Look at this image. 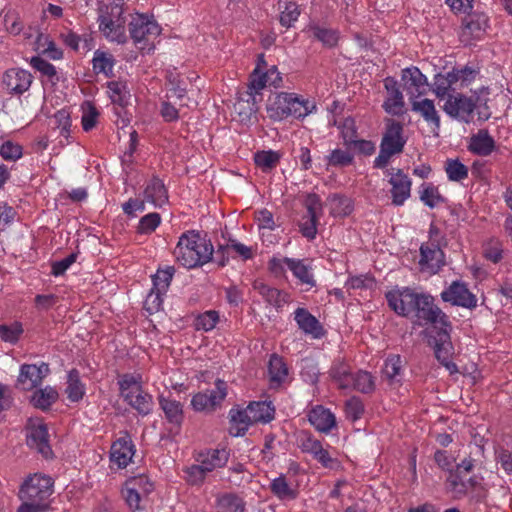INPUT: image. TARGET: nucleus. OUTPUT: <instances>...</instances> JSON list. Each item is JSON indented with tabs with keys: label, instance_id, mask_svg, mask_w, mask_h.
<instances>
[{
	"label": "nucleus",
	"instance_id": "1a4fd4ad",
	"mask_svg": "<svg viewBox=\"0 0 512 512\" xmlns=\"http://www.w3.org/2000/svg\"><path fill=\"white\" fill-rule=\"evenodd\" d=\"M418 293L410 288H395L386 293L389 307L398 315L408 317L415 312Z\"/></svg>",
	"mask_w": 512,
	"mask_h": 512
},
{
	"label": "nucleus",
	"instance_id": "37998d69",
	"mask_svg": "<svg viewBox=\"0 0 512 512\" xmlns=\"http://www.w3.org/2000/svg\"><path fill=\"white\" fill-rule=\"evenodd\" d=\"M248 409L252 410V420L255 423L262 422L268 423L274 418L275 409L268 402H252L247 406Z\"/></svg>",
	"mask_w": 512,
	"mask_h": 512
},
{
	"label": "nucleus",
	"instance_id": "680f3d73",
	"mask_svg": "<svg viewBox=\"0 0 512 512\" xmlns=\"http://www.w3.org/2000/svg\"><path fill=\"white\" fill-rule=\"evenodd\" d=\"M456 459L455 455L446 450H437L434 454V461L438 467L449 474L454 472Z\"/></svg>",
	"mask_w": 512,
	"mask_h": 512
},
{
	"label": "nucleus",
	"instance_id": "72a5a7b5",
	"mask_svg": "<svg viewBox=\"0 0 512 512\" xmlns=\"http://www.w3.org/2000/svg\"><path fill=\"white\" fill-rule=\"evenodd\" d=\"M250 416H252V410L248 408L236 412L231 410L230 434L235 437L244 435L249 426L255 423Z\"/></svg>",
	"mask_w": 512,
	"mask_h": 512
},
{
	"label": "nucleus",
	"instance_id": "c85d7f7f",
	"mask_svg": "<svg viewBox=\"0 0 512 512\" xmlns=\"http://www.w3.org/2000/svg\"><path fill=\"white\" fill-rule=\"evenodd\" d=\"M229 459V452L225 449H209L199 453L196 461L201 467L210 473L216 469L224 467Z\"/></svg>",
	"mask_w": 512,
	"mask_h": 512
},
{
	"label": "nucleus",
	"instance_id": "a19ab883",
	"mask_svg": "<svg viewBox=\"0 0 512 512\" xmlns=\"http://www.w3.org/2000/svg\"><path fill=\"white\" fill-rule=\"evenodd\" d=\"M402 371V360L399 355H390L385 360L382 373L383 377L390 383H399Z\"/></svg>",
	"mask_w": 512,
	"mask_h": 512
},
{
	"label": "nucleus",
	"instance_id": "6e6552de",
	"mask_svg": "<svg viewBox=\"0 0 512 512\" xmlns=\"http://www.w3.org/2000/svg\"><path fill=\"white\" fill-rule=\"evenodd\" d=\"M401 81L409 102L423 97L428 91L427 77L417 67L403 69Z\"/></svg>",
	"mask_w": 512,
	"mask_h": 512
},
{
	"label": "nucleus",
	"instance_id": "7c9ffc66",
	"mask_svg": "<svg viewBox=\"0 0 512 512\" xmlns=\"http://www.w3.org/2000/svg\"><path fill=\"white\" fill-rule=\"evenodd\" d=\"M495 148V141L485 129L479 130L470 139L469 150L480 156H488Z\"/></svg>",
	"mask_w": 512,
	"mask_h": 512
},
{
	"label": "nucleus",
	"instance_id": "0e129e2a",
	"mask_svg": "<svg viewBox=\"0 0 512 512\" xmlns=\"http://www.w3.org/2000/svg\"><path fill=\"white\" fill-rule=\"evenodd\" d=\"M341 136L345 145L350 146L357 139L355 120L351 117L345 118L339 125Z\"/></svg>",
	"mask_w": 512,
	"mask_h": 512
},
{
	"label": "nucleus",
	"instance_id": "338daca9",
	"mask_svg": "<svg viewBox=\"0 0 512 512\" xmlns=\"http://www.w3.org/2000/svg\"><path fill=\"white\" fill-rule=\"evenodd\" d=\"M23 333L22 325L18 322L12 325H0V337L5 342L16 343Z\"/></svg>",
	"mask_w": 512,
	"mask_h": 512
},
{
	"label": "nucleus",
	"instance_id": "6e6d98bb",
	"mask_svg": "<svg viewBox=\"0 0 512 512\" xmlns=\"http://www.w3.org/2000/svg\"><path fill=\"white\" fill-rule=\"evenodd\" d=\"M82 117L81 123L84 131L88 132L92 130L97 122L99 117V112L93 103L86 101L82 105Z\"/></svg>",
	"mask_w": 512,
	"mask_h": 512
},
{
	"label": "nucleus",
	"instance_id": "bf43d9fd",
	"mask_svg": "<svg viewBox=\"0 0 512 512\" xmlns=\"http://www.w3.org/2000/svg\"><path fill=\"white\" fill-rule=\"evenodd\" d=\"M445 171L451 181H461L468 176L467 167L460 161L454 159H448L446 161Z\"/></svg>",
	"mask_w": 512,
	"mask_h": 512
},
{
	"label": "nucleus",
	"instance_id": "393cba45",
	"mask_svg": "<svg viewBox=\"0 0 512 512\" xmlns=\"http://www.w3.org/2000/svg\"><path fill=\"white\" fill-rule=\"evenodd\" d=\"M410 104L413 112L419 114L435 130H439L441 119L433 100L421 97L411 101Z\"/></svg>",
	"mask_w": 512,
	"mask_h": 512
},
{
	"label": "nucleus",
	"instance_id": "e2e57ef3",
	"mask_svg": "<svg viewBox=\"0 0 512 512\" xmlns=\"http://www.w3.org/2000/svg\"><path fill=\"white\" fill-rule=\"evenodd\" d=\"M160 223L161 217L158 213H149L140 219L137 230L141 234H150L156 230Z\"/></svg>",
	"mask_w": 512,
	"mask_h": 512
},
{
	"label": "nucleus",
	"instance_id": "c756f323",
	"mask_svg": "<svg viewBox=\"0 0 512 512\" xmlns=\"http://www.w3.org/2000/svg\"><path fill=\"white\" fill-rule=\"evenodd\" d=\"M144 200L155 207H161L167 203V190L159 178L153 177L147 182L144 189Z\"/></svg>",
	"mask_w": 512,
	"mask_h": 512
},
{
	"label": "nucleus",
	"instance_id": "423d86ee",
	"mask_svg": "<svg viewBox=\"0 0 512 512\" xmlns=\"http://www.w3.org/2000/svg\"><path fill=\"white\" fill-rule=\"evenodd\" d=\"M129 33L140 51L150 53L155 49V41L161 34V27L152 16L136 14L129 23Z\"/></svg>",
	"mask_w": 512,
	"mask_h": 512
},
{
	"label": "nucleus",
	"instance_id": "4468645a",
	"mask_svg": "<svg viewBox=\"0 0 512 512\" xmlns=\"http://www.w3.org/2000/svg\"><path fill=\"white\" fill-rule=\"evenodd\" d=\"M440 245V241L426 242L421 245L419 265L422 271L435 274L444 266V253Z\"/></svg>",
	"mask_w": 512,
	"mask_h": 512
},
{
	"label": "nucleus",
	"instance_id": "4be33fe9",
	"mask_svg": "<svg viewBox=\"0 0 512 512\" xmlns=\"http://www.w3.org/2000/svg\"><path fill=\"white\" fill-rule=\"evenodd\" d=\"M406 140L403 137V126L394 120H389L383 135L380 148L393 154L402 152Z\"/></svg>",
	"mask_w": 512,
	"mask_h": 512
},
{
	"label": "nucleus",
	"instance_id": "bb28decb",
	"mask_svg": "<svg viewBox=\"0 0 512 512\" xmlns=\"http://www.w3.org/2000/svg\"><path fill=\"white\" fill-rule=\"evenodd\" d=\"M354 374L350 364L344 360L334 361L329 370L330 379L341 390L351 388Z\"/></svg>",
	"mask_w": 512,
	"mask_h": 512
},
{
	"label": "nucleus",
	"instance_id": "c03bdc74",
	"mask_svg": "<svg viewBox=\"0 0 512 512\" xmlns=\"http://www.w3.org/2000/svg\"><path fill=\"white\" fill-rule=\"evenodd\" d=\"M280 10V23L281 25L289 28L297 21L300 11L299 7L295 2L288 0L279 1Z\"/></svg>",
	"mask_w": 512,
	"mask_h": 512
},
{
	"label": "nucleus",
	"instance_id": "9b49d317",
	"mask_svg": "<svg viewBox=\"0 0 512 512\" xmlns=\"http://www.w3.org/2000/svg\"><path fill=\"white\" fill-rule=\"evenodd\" d=\"M476 107V100L473 97L461 93L448 95L445 99L443 110L452 118L469 122V119Z\"/></svg>",
	"mask_w": 512,
	"mask_h": 512
},
{
	"label": "nucleus",
	"instance_id": "69168bd1",
	"mask_svg": "<svg viewBox=\"0 0 512 512\" xmlns=\"http://www.w3.org/2000/svg\"><path fill=\"white\" fill-rule=\"evenodd\" d=\"M327 164L331 166H348L353 162V155L342 149H334L326 157Z\"/></svg>",
	"mask_w": 512,
	"mask_h": 512
},
{
	"label": "nucleus",
	"instance_id": "8fccbe9b",
	"mask_svg": "<svg viewBox=\"0 0 512 512\" xmlns=\"http://www.w3.org/2000/svg\"><path fill=\"white\" fill-rule=\"evenodd\" d=\"M107 93L113 103L124 106L127 104L130 93L126 83L121 81H111L107 83Z\"/></svg>",
	"mask_w": 512,
	"mask_h": 512
},
{
	"label": "nucleus",
	"instance_id": "473e14b6",
	"mask_svg": "<svg viewBox=\"0 0 512 512\" xmlns=\"http://www.w3.org/2000/svg\"><path fill=\"white\" fill-rule=\"evenodd\" d=\"M92 69L95 74H103L106 77L113 75L116 63L115 57L108 51L97 49L92 58Z\"/></svg>",
	"mask_w": 512,
	"mask_h": 512
},
{
	"label": "nucleus",
	"instance_id": "052dcab7",
	"mask_svg": "<svg viewBox=\"0 0 512 512\" xmlns=\"http://www.w3.org/2000/svg\"><path fill=\"white\" fill-rule=\"evenodd\" d=\"M304 206L310 218L320 220L323 215V205L317 194H307L304 199Z\"/></svg>",
	"mask_w": 512,
	"mask_h": 512
},
{
	"label": "nucleus",
	"instance_id": "cd10ccee",
	"mask_svg": "<svg viewBox=\"0 0 512 512\" xmlns=\"http://www.w3.org/2000/svg\"><path fill=\"white\" fill-rule=\"evenodd\" d=\"M476 480L473 477L464 479L462 474L451 472L445 481V489L454 499H461L474 488Z\"/></svg>",
	"mask_w": 512,
	"mask_h": 512
},
{
	"label": "nucleus",
	"instance_id": "5701e85b",
	"mask_svg": "<svg viewBox=\"0 0 512 512\" xmlns=\"http://www.w3.org/2000/svg\"><path fill=\"white\" fill-rule=\"evenodd\" d=\"M384 86L387 91V97L383 103L384 110L392 115L401 114L405 103L397 81L394 78L387 77L384 80Z\"/></svg>",
	"mask_w": 512,
	"mask_h": 512
},
{
	"label": "nucleus",
	"instance_id": "5fc2aeb1",
	"mask_svg": "<svg viewBox=\"0 0 512 512\" xmlns=\"http://www.w3.org/2000/svg\"><path fill=\"white\" fill-rule=\"evenodd\" d=\"M230 251H234L243 260L252 259L254 256V249L252 246H247L234 239L229 240V243L225 247H219L217 253H221L224 256L225 253L229 254Z\"/></svg>",
	"mask_w": 512,
	"mask_h": 512
},
{
	"label": "nucleus",
	"instance_id": "a18cd8bd",
	"mask_svg": "<svg viewBox=\"0 0 512 512\" xmlns=\"http://www.w3.org/2000/svg\"><path fill=\"white\" fill-rule=\"evenodd\" d=\"M220 322V313L216 310H207L199 313L194 319V327L198 331H212Z\"/></svg>",
	"mask_w": 512,
	"mask_h": 512
},
{
	"label": "nucleus",
	"instance_id": "39448f33",
	"mask_svg": "<svg viewBox=\"0 0 512 512\" xmlns=\"http://www.w3.org/2000/svg\"><path fill=\"white\" fill-rule=\"evenodd\" d=\"M120 396L139 414L148 415L153 408L152 396L143 389L140 376L124 374L119 377Z\"/></svg>",
	"mask_w": 512,
	"mask_h": 512
},
{
	"label": "nucleus",
	"instance_id": "20e7f679",
	"mask_svg": "<svg viewBox=\"0 0 512 512\" xmlns=\"http://www.w3.org/2000/svg\"><path fill=\"white\" fill-rule=\"evenodd\" d=\"M99 31L111 42L123 44L127 41L126 19L121 4L111 2L100 6L98 10Z\"/></svg>",
	"mask_w": 512,
	"mask_h": 512
},
{
	"label": "nucleus",
	"instance_id": "79ce46f5",
	"mask_svg": "<svg viewBox=\"0 0 512 512\" xmlns=\"http://www.w3.org/2000/svg\"><path fill=\"white\" fill-rule=\"evenodd\" d=\"M253 289L270 305L280 307L284 302V298H282V294L278 289L268 286L261 280L254 281Z\"/></svg>",
	"mask_w": 512,
	"mask_h": 512
},
{
	"label": "nucleus",
	"instance_id": "13d9d810",
	"mask_svg": "<svg viewBox=\"0 0 512 512\" xmlns=\"http://www.w3.org/2000/svg\"><path fill=\"white\" fill-rule=\"evenodd\" d=\"M175 269L172 266H168L166 269L158 270L157 273L153 276V288L160 293H166L172 277L174 275Z\"/></svg>",
	"mask_w": 512,
	"mask_h": 512
},
{
	"label": "nucleus",
	"instance_id": "58836bf2",
	"mask_svg": "<svg viewBox=\"0 0 512 512\" xmlns=\"http://www.w3.org/2000/svg\"><path fill=\"white\" fill-rule=\"evenodd\" d=\"M244 500L235 494H223L217 498L216 512H245Z\"/></svg>",
	"mask_w": 512,
	"mask_h": 512
},
{
	"label": "nucleus",
	"instance_id": "864d4df0",
	"mask_svg": "<svg viewBox=\"0 0 512 512\" xmlns=\"http://www.w3.org/2000/svg\"><path fill=\"white\" fill-rule=\"evenodd\" d=\"M153 489V483L144 475L132 477L128 479L124 485V491H136L146 497L153 491Z\"/></svg>",
	"mask_w": 512,
	"mask_h": 512
},
{
	"label": "nucleus",
	"instance_id": "a878e982",
	"mask_svg": "<svg viewBox=\"0 0 512 512\" xmlns=\"http://www.w3.org/2000/svg\"><path fill=\"white\" fill-rule=\"evenodd\" d=\"M308 420L317 431L323 433H329L336 426L335 415L321 405H317L309 411Z\"/></svg>",
	"mask_w": 512,
	"mask_h": 512
},
{
	"label": "nucleus",
	"instance_id": "603ef678",
	"mask_svg": "<svg viewBox=\"0 0 512 512\" xmlns=\"http://www.w3.org/2000/svg\"><path fill=\"white\" fill-rule=\"evenodd\" d=\"M280 161V154L276 151H258L254 155V162L263 172H270Z\"/></svg>",
	"mask_w": 512,
	"mask_h": 512
},
{
	"label": "nucleus",
	"instance_id": "6ab92c4d",
	"mask_svg": "<svg viewBox=\"0 0 512 512\" xmlns=\"http://www.w3.org/2000/svg\"><path fill=\"white\" fill-rule=\"evenodd\" d=\"M260 63H264V56H259V63L250 76L249 88L255 93H259L266 85L274 87L280 86L282 77L276 66H272L265 73L261 72Z\"/></svg>",
	"mask_w": 512,
	"mask_h": 512
},
{
	"label": "nucleus",
	"instance_id": "b1692460",
	"mask_svg": "<svg viewBox=\"0 0 512 512\" xmlns=\"http://www.w3.org/2000/svg\"><path fill=\"white\" fill-rule=\"evenodd\" d=\"M294 320L300 330L314 339H319L324 335L322 325L307 309L297 308L294 312Z\"/></svg>",
	"mask_w": 512,
	"mask_h": 512
},
{
	"label": "nucleus",
	"instance_id": "c9c22d12",
	"mask_svg": "<svg viewBox=\"0 0 512 512\" xmlns=\"http://www.w3.org/2000/svg\"><path fill=\"white\" fill-rule=\"evenodd\" d=\"M268 374L272 386H279L286 379L288 369L280 356L273 354L270 357Z\"/></svg>",
	"mask_w": 512,
	"mask_h": 512
},
{
	"label": "nucleus",
	"instance_id": "4d7b16f0",
	"mask_svg": "<svg viewBox=\"0 0 512 512\" xmlns=\"http://www.w3.org/2000/svg\"><path fill=\"white\" fill-rule=\"evenodd\" d=\"M39 48L42 53L53 60H59L63 57V51L56 45L49 35L40 34L37 39Z\"/></svg>",
	"mask_w": 512,
	"mask_h": 512
},
{
	"label": "nucleus",
	"instance_id": "ea45409f",
	"mask_svg": "<svg viewBox=\"0 0 512 512\" xmlns=\"http://www.w3.org/2000/svg\"><path fill=\"white\" fill-rule=\"evenodd\" d=\"M330 214L334 217H345L352 213L354 206L350 198L340 195H332L328 199Z\"/></svg>",
	"mask_w": 512,
	"mask_h": 512
},
{
	"label": "nucleus",
	"instance_id": "de8ad7c7",
	"mask_svg": "<svg viewBox=\"0 0 512 512\" xmlns=\"http://www.w3.org/2000/svg\"><path fill=\"white\" fill-rule=\"evenodd\" d=\"M452 354V345L450 342V336L448 328L440 329L438 332V339L435 344V356L438 361L445 362L450 359Z\"/></svg>",
	"mask_w": 512,
	"mask_h": 512
},
{
	"label": "nucleus",
	"instance_id": "4c0bfd02",
	"mask_svg": "<svg viewBox=\"0 0 512 512\" xmlns=\"http://www.w3.org/2000/svg\"><path fill=\"white\" fill-rule=\"evenodd\" d=\"M67 398L71 402L80 401L85 395V386L80 380V374L76 369H72L68 373L67 387L65 389Z\"/></svg>",
	"mask_w": 512,
	"mask_h": 512
},
{
	"label": "nucleus",
	"instance_id": "f257e3e1",
	"mask_svg": "<svg viewBox=\"0 0 512 512\" xmlns=\"http://www.w3.org/2000/svg\"><path fill=\"white\" fill-rule=\"evenodd\" d=\"M173 253L177 263L193 269L211 261L214 247L210 240L191 230L179 237Z\"/></svg>",
	"mask_w": 512,
	"mask_h": 512
},
{
	"label": "nucleus",
	"instance_id": "f704fd0d",
	"mask_svg": "<svg viewBox=\"0 0 512 512\" xmlns=\"http://www.w3.org/2000/svg\"><path fill=\"white\" fill-rule=\"evenodd\" d=\"M159 404L170 423L179 425L182 422L183 410L180 402L161 395L159 397Z\"/></svg>",
	"mask_w": 512,
	"mask_h": 512
},
{
	"label": "nucleus",
	"instance_id": "f3484780",
	"mask_svg": "<svg viewBox=\"0 0 512 512\" xmlns=\"http://www.w3.org/2000/svg\"><path fill=\"white\" fill-rule=\"evenodd\" d=\"M134 454L135 446L132 439L128 433L124 432L111 445L110 461L118 468H126L132 461Z\"/></svg>",
	"mask_w": 512,
	"mask_h": 512
},
{
	"label": "nucleus",
	"instance_id": "3c124183",
	"mask_svg": "<svg viewBox=\"0 0 512 512\" xmlns=\"http://www.w3.org/2000/svg\"><path fill=\"white\" fill-rule=\"evenodd\" d=\"M420 200L429 208H435L444 202L439 189L431 183H424L420 187Z\"/></svg>",
	"mask_w": 512,
	"mask_h": 512
},
{
	"label": "nucleus",
	"instance_id": "09e8293b",
	"mask_svg": "<svg viewBox=\"0 0 512 512\" xmlns=\"http://www.w3.org/2000/svg\"><path fill=\"white\" fill-rule=\"evenodd\" d=\"M58 398V392L47 386L44 389H40L34 392L31 397V402L36 408L48 409Z\"/></svg>",
	"mask_w": 512,
	"mask_h": 512
},
{
	"label": "nucleus",
	"instance_id": "2eb2a0df",
	"mask_svg": "<svg viewBox=\"0 0 512 512\" xmlns=\"http://www.w3.org/2000/svg\"><path fill=\"white\" fill-rule=\"evenodd\" d=\"M488 27V18L482 13L468 14L462 21L460 40L465 45L480 39Z\"/></svg>",
	"mask_w": 512,
	"mask_h": 512
},
{
	"label": "nucleus",
	"instance_id": "0eeeda50",
	"mask_svg": "<svg viewBox=\"0 0 512 512\" xmlns=\"http://www.w3.org/2000/svg\"><path fill=\"white\" fill-rule=\"evenodd\" d=\"M226 396L227 383L218 379L213 389L195 394L191 400V405L195 411L211 412L221 406Z\"/></svg>",
	"mask_w": 512,
	"mask_h": 512
},
{
	"label": "nucleus",
	"instance_id": "f8f14e48",
	"mask_svg": "<svg viewBox=\"0 0 512 512\" xmlns=\"http://www.w3.org/2000/svg\"><path fill=\"white\" fill-rule=\"evenodd\" d=\"M299 447L302 452L310 454L326 469L336 470L340 467V461L324 448L318 439L312 436L303 438Z\"/></svg>",
	"mask_w": 512,
	"mask_h": 512
},
{
	"label": "nucleus",
	"instance_id": "49530a36",
	"mask_svg": "<svg viewBox=\"0 0 512 512\" xmlns=\"http://www.w3.org/2000/svg\"><path fill=\"white\" fill-rule=\"evenodd\" d=\"M270 490L280 500H293L297 496L296 490L288 484L283 475L272 480Z\"/></svg>",
	"mask_w": 512,
	"mask_h": 512
},
{
	"label": "nucleus",
	"instance_id": "aec40b11",
	"mask_svg": "<svg viewBox=\"0 0 512 512\" xmlns=\"http://www.w3.org/2000/svg\"><path fill=\"white\" fill-rule=\"evenodd\" d=\"M389 184L391 185L392 204L402 206L411 196V179L402 170L398 169L395 173H391Z\"/></svg>",
	"mask_w": 512,
	"mask_h": 512
},
{
	"label": "nucleus",
	"instance_id": "7ed1b4c3",
	"mask_svg": "<svg viewBox=\"0 0 512 512\" xmlns=\"http://www.w3.org/2000/svg\"><path fill=\"white\" fill-rule=\"evenodd\" d=\"M53 493V480L41 474L30 476L21 486L19 497L22 504L17 512H44Z\"/></svg>",
	"mask_w": 512,
	"mask_h": 512
},
{
	"label": "nucleus",
	"instance_id": "ddd939ff",
	"mask_svg": "<svg viewBox=\"0 0 512 512\" xmlns=\"http://www.w3.org/2000/svg\"><path fill=\"white\" fill-rule=\"evenodd\" d=\"M49 372V366L44 362L40 365L23 364L20 367L16 386L21 390L30 391L41 385Z\"/></svg>",
	"mask_w": 512,
	"mask_h": 512
},
{
	"label": "nucleus",
	"instance_id": "2f4dec72",
	"mask_svg": "<svg viewBox=\"0 0 512 512\" xmlns=\"http://www.w3.org/2000/svg\"><path fill=\"white\" fill-rule=\"evenodd\" d=\"M286 265L301 284L309 287L315 286L316 282L312 273V267L305 263L304 260L286 258Z\"/></svg>",
	"mask_w": 512,
	"mask_h": 512
},
{
	"label": "nucleus",
	"instance_id": "412c9836",
	"mask_svg": "<svg viewBox=\"0 0 512 512\" xmlns=\"http://www.w3.org/2000/svg\"><path fill=\"white\" fill-rule=\"evenodd\" d=\"M2 82L9 93L20 95L31 86L32 75L27 70L12 68L4 73Z\"/></svg>",
	"mask_w": 512,
	"mask_h": 512
},
{
	"label": "nucleus",
	"instance_id": "9d476101",
	"mask_svg": "<svg viewBox=\"0 0 512 512\" xmlns=\"http://www.w3.org/2000/svg\"><path fill=\"white\" fill-rule=\"evenodd\" d=\"M415 312L419 319H423L434 325H440V329L449 327L446 314L434 304L433 298L429 295L418 294L415 303Z\"/></svg>",
	"mask_w": 512,
	"mask_h": 512
},
{
	"label": "nucleus",
	"instance_id": "dca6fc26",
	"mask_svg": "<svg viewBox=\"0 0 512 512\" xmlns=\"http://www.w3.org/2000/svg\"><path fill=\"white\" fill-rule=\"evenodd\" d=\"M441 298L452 305L465 308H473L477 305L475 295L470 292L464 282L460 281L452 282L446 290L442 291Z\"/></svg>",
	"mask_w": 512,
	"mask_h": 512
},
{
	"label": "nucleus",
	"instance_id": "a211bd4d",
	"mask_svg": "<svg viewBox=\"0 0 512 512\" xmlns=\"http://www.w3.org/2000/svg\"><path fill=\"white\" fill-rule=\"evenodd\" d=\"M48 438L47 427L42 421L30 422L27 431V444L46 458L52 454Z\"/></svg>",
	"mask_w": 512,
	"mask_h": 512
},
{
	"label": "nucleus",
	"instance_id": "f03ea898",
	"mask_svg": "<svg viewBox=\"0 0 512 512\" xmlns=\"http://www.w3.org/2000/svg\"><path fill=\"white\" fill-rule=\"evenodd\" d=\"M316 109L313 100L290 92L274 93L269 96L266 104L267 115L273 121H283L289 117L304 119Z\"/></svg>",
	"mask_w": 512,
	"mask_h": 512
},
{
	"label": "nucleus",
	"instance_id": "e433bc0d",
	"mask_svg": "<svg viewBox=\"0 0 512 512\" xmlns=\"http://www.w3.org/2000/svg\"><path fill=\"white\" fill-rule=\"evenodd\" d=\"M376 378L368 371L357 370L353 376L350 390H356L363 394H370L376 388Z\"/></svg>",
	"mask_w": 512,
	"mask_h": 512
},
{
	"label": "nucleus",
	"instance_id": "774afa93",
	"mask_svg": "<svg viewBox=\"0 0 512 512\" xmlns=\"http://www.w3.org/2000/svg\"><path fill=\"white\" fill-rule=\"evenodd\" d=\"M502 253V244L497 239H491L484 246V257L493 263L501 261Z\"/></svg>",
	"mask_w": 512,
	"mask_h": 512
}]
</instances>
